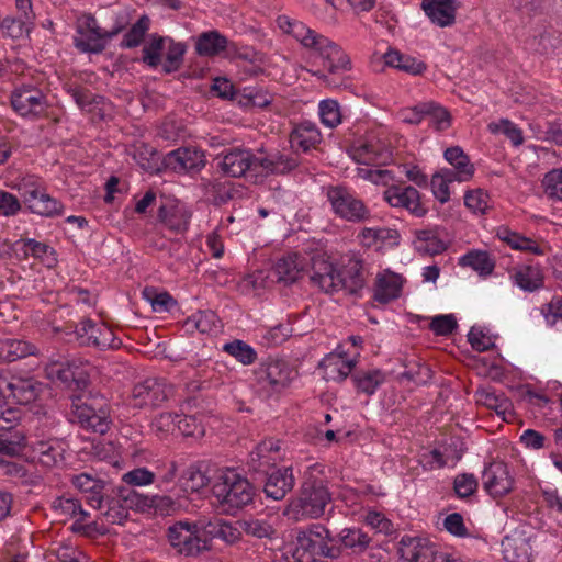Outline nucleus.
I'll return each mask as SVG.
<instances>
[{
    "label": "nucleus",
    "mask_w": 562,
    "mask_h": 562,
    "mask_svg": "<svg viewBox=\"0 0 562 562\" xmlns=\"http://www.w3.org/2000/svg\"><path fill=\"white\" fill-rule=\"evenodd\" d=\"M483 486L494 498L507 495L514 488V479L503 462H492L483 472Z\"/></svg>",
    "instance_id": "obj_20"
},
{
    "label": "nucleus",
    "mask_w": 562,
    "mask_h": 562,
    "mask_svg": "<svg viewBox=\"0 0 562 562\" xmlns=\"http://www.w3.org/2000/svg\"><path fill=\"white\" fill-rule=\"evenodd\" d=\"M422 8L430 21L440 27L454 23V0H423Z\"/></svg>",
    "instance_id": "obj_28"
},
{
    "label": "nucleus",
    "mask_w": 562,
    "mask_h": 562,
    "mask_svg": "<svg viewBox=\"0 0 562 562\" xmlns=\"http://www.w3.org/2000/svg\"><path fill=\"white\" fill-rule=\"evenodd\" d=\"M459 263L463 267H470L481 274H488L494 269V262L486 251H469L460 258Z\"/></svg>",
    "instance_id": "obj_46"
},
{
    "label": "nucleus",
    "mask_w": 562,
    "mask_h": 562,
    "mask_svg": "<svg viewBox=\"0 0 562 562\" xmlns=\"http://www.w3.org/2000/svg\"><path fill=\"white\" fill-rule=\"evenodd\" d=\"M542 314L549 326L562 327V296L554 295L551 301L542 307Z\"/></svg>",
    "instance_id": "obj_62"
},
{
    "label": "nucleus",
    "mask_w": 562,
    "mask_h": 562,
    "mask_svg": "<svg viewBox=\"0 0 562 562\" xmlns=\"http://www.w3.org/2000/svg\"><path fill=\"white\" fill-rule=\"evenodd\" d=\"M336 541L341 550L346 548L355 553H361L369 547L371 539L359 528H345L339 532Z\"/></svg>",
    "instance_id": "obj_41"
},
{
    "label": "nucleus",
    "mask_w": 562,
    "mask_h": 562,
    "mask_svg": "<svg viewBox=\"0 0 562 562\" xmlns=\"http://www.w3.org/2000/svg\"><path fill=\"white\" fill-rule=\"evenodd\" d=\"M36 347L22 339L7 338L0 341V356L9 362L36 353Z\"/></svg>",
    "instance_id": "obj_39"
},
{
    "label": "nucleus",
    "mask_w": 562,
    "mask_h": 562,
    "mask_svg": "<svg viewBox=\"0 0 562 562\" xmlns=\"http://www.w3.org/2000/svg\"><path fill=\"white\" fill-rule=\"evenodd\" d=\"M191 212L180 202H169L160 205L158 220L175 234H183L189 227Z\"/></svg>",
    "instance_id": "obj_21"
},
{
    "label": "nucleus",
    "mask_w": 562,
    "mask_h": 562,
    "mask_svg": "<svg viewBox=\"0 0 562 562\" xmlns=\"http://www.w3.org/2000/svg\"><path fill=\"white\" fill-rule=\"evenodd\" d=\"M322 134L315 123L304 121L296 124L289 137L291 147L304 153L321 143Z\"/></svg>",
    "instance_id": "obj_26"
},
{
    "label": "nucleus",
    "mask_w": 562,
    "mask_h": 562,
    "mask_svg": "<svg viewBox=\"0 0 562 562\" xmlns=\"http://www.w3.org/2000/svg\"><path fill=\"white\" fill-rule=\"evenodd\" d=\"M238 525L247 536L258 539H271L276 535V529L267 519L249 518L238 521Z\"/></svg>",
    "instance_id": "obj_45"
},
{
    "label": "nucleus",
    "mask_w": 562,
    "mask_h": 562,
    "mask_svg": "<svg viewBox=\"0 0 562 562\" xmlns=\"http://www.w3.org/2000/svg\"><path fill=\"white\" fill-rule=\"evenodd\" d=\"M204 531V521L190 522L181 520L168 528V541L177 553L184 557H196L209 551L211 546L200 532Z\"/></svg>",
    "instance_id": "obj_9"
},
{
    "label": "nucleus",
    "mask_w": 562,
    "mask_h": 562,
    "mask_svg": "<svg viewBox=\"0 0 562 562\" xmlns=\"http://www.w3.org/2000/svg\"><path fill=\"white\" fill-rule=\"evenodd\" d=\"M227 38L217 31H209L199 35L195 50L200 56H215L227 47Z\"/></svg>",
    "instance_id": "obj_40"
},
{
    "label": "nucleus",
    "mask_w": 562,
    "mask_h": 562,
    "mask_svg": "<svg viewBox=\"0 0 562 562\" xmlns=\"http://www.w3.org/2000/svg\"><path fill=\"white\" fill-rule=\"evenodd\" d=\"M293 562H339L341 548L323 525H312L296 532Z\"/></svg>",
    "instance_id": "obj_4"
},
{
    "label": "nucleus",
    "mask_w": 562,
    "mask_h": 562,
    "mask_svg": "<svg viewBox=\"0 0 562 562\" xmlns=\"http://www.w3.org/2000/svg\"><path fill=\"white\" fill-rule=\"evenodd\" d=\"M514 283L521 290L533 292L543 286V274L537 266H522L512 274Z\"/></svg>",
    "instance_id": "obj_37"
},
{
    "label": "nucleus",
    "mask_w": 562,
    "mask_h": 562,
    "mask_svg": "<svg viewBox=\"0 0 562 562\" xmlns=\"http://www.w3.org/2000/svg\"><path fill=\"white\" fill-rule=\"evenodd\" d=\"M453 182H457V178L452 176L448 168H441L432 175L430 180L431 191L441 204L450 200L449 186Z\"/></svg>",
    "instance_id": "obj_43"
},
{
    "label": "nucleus",
    "mask_w": 562,
    "mask_h": 562,
    "mask_svg": "<svg viewBox=\"0 0 562 562\" xmlns=\"http://www.w3.org/2000/svg\"><path fill=\"white\" fill-rule=\"evenodd\" d=\"M487 128L492 134L505 135L514 146H519L524 142L521 130L507 119H502L498 122H491L487 125Z\"/></svg>",
    "instance_id": "obj_53"
},
{
    "label": "nucleus",
    "mask_w": 562,
    "mask_h": 562,
    "mask_svg": "<svg viewBox=\"0 0 562 562\" xmlns=\"http://www.w3.org/2000/svg\"><path fill=\"white\" fill-rule=\"evenodd\" d=\"M504 555L508 562H528L529 552L528 544L524 538L510 539L506 538L503 542Z\"/></svg>",
    "instance_id": "obj_50"
},
{
    "label": "nucleus",
    "mask_w": 562,
    "mask_h": 562,
    "mask_svg": "<svg viewBox=\"0 0 562 562\" xmlns=\"http://www.w3.org/2000/svg\"><path fill=\"white\" fill-rule=\"evenodd\" d=\"M369 274V265L360 256L350 254L344 256L339 265L323 258L314 259L311 282L327 294L339 291L358 294L366 286Z\"/></svg>",
    "instance_id": "obj_1"
},
{
    "label": "nucleus",
    "mask_w": 562,
    "mask_h": 562,
    "mask_svg": "<svg viewBox=\"0 0 562 562\" xmlns=\"http://www.w3.org/2000/svg\"><path fill=\"white\" fill-rule=\"evenodd\" d=\"M479 483L474 474H458L453 481V490L459 498H467L477 490Z\"/></svg>",
    "instance_id": "obj_59"
},
{
    "label": "nucleus",
    "mask_w": 562,
    "mask_h": 562,
    "mask_svg": "<svg viewBox=\"0 0 562 562\" xmlns=\"http://www.w3.org/2000/svg\"><path fill=\"white\" fill-rule=\"evenodd\" d=\"M295 479L291 467H284L268 474L263 492L268 498L281 501L293 488Z\"/></svg>",
    "instance_id": "obj_23"
},
{
    "label": "nucleus",
    "mask_w": 562,
    "mask_h": 562,
    "mask_svg": "<svg viewBox=\"0 0 562 562\" xmlns=\"http://www.w3.org/2000/svg\"><path fill=\"white\" fill-rule=\"evenodd\" d=\"M258 167V157L249 149L234 148L220 156V170L232 178L245 177Z\"/></svg>",
    "instance_id": "obj_17"
},
{
    "label": "nucleus",
    "mask_w": 562,
    "mask_h": 562,
    "mask_svg": "<svg viewBox=\"0 0 562 562\" xmlns=\"http://www.w3.org/2000/svg\"><path fill=\"white\" fill-rule=\"evenodd\" d=\"M42 392L43 383L33 376L12 370L0 372V400L5 405H29L35 402Z\"/></svg>",
    "instance_id": "obj_8"
},
{
    "label": "nucleus",
    "mask_w": 562,
    "mask_h": 562,
    "mask_svg": "<svg viewBox=\"0 0 562 562\" xmlns=\"http://www.w3.org/2000/svg\"><path fill=\"white\" fill-rule=\"evenodd\" d=\"M209 482V476L194 465H190L180 479V484L184 492H199L205 487Z\"/></svg>",
    "instance_id": "obj_49"
},
{
    "label": "nucleus",
    "mask_w": 562,
    "mask_h": 562,
    "mask_svg": "<svg viewBox=\"0 0 562 562\" xmlns=\"http://www.w3.org/2000/svg\"><path fill=\"white\" fill-rule=\"evenodd\" d=\"M383 59L385 65L411 75H420L426 70L425 63L409 55L402 54L396 49H389L383 55Z\"/></svg>",
    "instance_id": "obj_35"
},
{
    "label": "nucleus",
    "mask_w": 562,
    "mask_h": 562,
    "mask_svg": "<svg viewBox=\"0 0 562 562\" xmlns=\"http://www.w3.org/2000/svg\"><path fill=\"white\" fill-rule=\"evenodd\" d=\"M11 104L19 115L32 120L43 115L48 108L46 95L33 86L15 88L11 94Z\"/></svg>",
    "instance_id": "obj_15"
},
{
    "label": "nucleus",
    "mask_w": 562,
    "mask_h": 562,
    "mask_svg": "<svg viewBox=\"0 0 562 562\" xmlns=\"http://www.w3.org/2000/svg\"><path fill=\"white\" fill-rule=\"evenodd\" d=\"M435 544L420 537L403 536L398 542V553L406 562H429Z\"/></svg>",
    "instance_id": "obj_24"
},
{
    "label": "nucleus",
    "mask_w": 562,
    "mask_h": 562,
    "mask_svg": "<svg viewBox=\"0 0 562 562\" xmlns=\"http://www.w3.org/2000/svg\"><path fill=\"white\" fill-rule=\"evenodd\" d=\"M278 27L285 34L292 35L304 47L317 52L323 67L329 74H339L351 69V61L344 49L335 42L316 33L301 21L288 15H279L276 20Z\"/></svg>",
    "instance_id": "obj_3"
},
{
    "label": "nucleus",
    "mask_w": 562,
    "mask_h": 562,
    "mask_svg": "<svg viewBox=\"0 0 562 562\" xmlns=\"http://www.w3.org/2000/svg\"><path fill=\"white\" fill-rule=\"evenodd\" d=\"M204 532L211 538H217L227 544H234L241 538L240 526L236 527L224 519H214L204 522Z\"/></svg>",
    "instance_id": "obj_34"
},
{
    "label": "nucleus",
    "mask_w": 562,
    "mask_h": 562,
    "mask_svg": "<svg viewBox=\"0 0 562 562\" xmlns=\"http://www.w3.org/2000/svg\"><path fill=\"white\" fill-rule=\"evenodd\" d=\"M33 29L32 23H26L22 18L5 16L0 21V32L11 38H21Z\"/></svg>",
    "instance_id": "obj_52"
},
{
    "label": "nucleus",
    "mask_w": 562,
    "mask_h": 562,
    "mask_svg": "<svg viewBox=\"0 0 562 562\" xmlns=\"http://www.w3.org/2000/svg\"><path fill=\"white\" fill-rule=\"evenodd\" d=\"M187 325L202 334H210L218 329V318L212 311H199L188 318Z\"/></svg>",
    "instance_id": "obj_51"
},
{
    "label": "nucleus",
    "mask_w": 562,
    "mask_h": 562,
    "mask_svg": "<svg viewBox=\"0 0 562 562\" xmlns=\"http://www.w3.org/2000/svg\"><path fill=\"white\" fill-rule=\"evenodd\" d=\"M223 350L243 364H251L257 358L255 349L243 340H234L224 345Z\"/></svg>",
    "instance_id": "obj_56"
},
{
    "label": "nucleus",
    "mask_w": 562,
    "mask_h": 562,
    "mask_svg": "<svg viewBox=\"0 0 562 562\" xmlns=\"http://www.w3.org/2000/svg\"><path fill=\"white\" fill-rule=\"evenodd\" d=\"M496 235L514 250L525 251L537 256L546 255L547 246L543 243L531 237L524 236L518 232L510 231L506 227H499Z\"/></svg>",
    "instance_id": "obj_27"
},
{
    "label": "nucleus",
    "mask_w": 562,
    "mask_h": 562,
    "mask_svg": "<svg viewBox=\"0 0 562 562\" xmlns=\"http://www.w3.org/2000/svg\"><path fill=\"white\" fill-rule=\"evenodd\" d=\"M475 396L477 403L494 409L497 415L503 416L504 420L507 414L512 415L513 413V404L503 393H496L491 389H482L475 393Z\"/></svg>",
    "instance_id": "obj_38"
},
{
    "label": "nucleus",
    "mask_w": 562,
    "mask_h": 562,
    "mask_svg": "<svg viewBox=\"0 0 562 562\" xmlns=\"http://www.w3.org/2000/svg\"><path fill=\"white\" fill-rule=\"evenodd\" d=\"M333 213L348 223H364L371 218V211L350 189L331 186L326 192Z\"/></svg>",
    "instance_id": "obj_10"
},
{
    "label": "nucleus",
    "mask_w": 562,
    "mask_h": 562,
    "mask_svg": "<svg viewBox=\"0 0 562 562\" xmlns=\"http://www.w3.org/2000/svg\"><path fill=\"white\" fill-rule=\"evenodd\" d=\"M167 37L153 34L143 47V61L149 67H157L161 63V53Z\"/></svg>",
    "instance_id": "obj_48"
},
{
    "label": "nucleus",
    "mask_w": 562,
    "mask_h": 562,
    "mask_svg": "<svg viewBox=\"0 0 562 562\" xmlns=\"http://www.w3.org/2000/svg\"><path fill=\"white\" fill-rule=\"evenodd\" d=\"M258 166L267 173L284 175L294 170L299 166V161L293 156L273 151L266 157L258 158Z\"/></svg>",
    "instance_id": "obj_33"
},
{
    "label": "nucleus",
    "mask_w": 562,
    "mask_h": 562,
    "mask_svg": "<svg viewBox=\"0 0 562 562\" xmlns=\"http://www.w3.org/2000/svg\"><path fill=\"white\" fill-rule=\"evenodd\" d=\"M125 25V20L121 18L111 30H102L92 14H82L76 24L75 47L81 53L100 54L105 49L108 41L120 34Z\"/></svg>",
    "instance_id": "obj_6"
},
{
    "label": "nucleus",
    "mask_w": 562,
    "mask_h": 562,
    "mask_svg": "<svg viewBox=\"0 0 562 562\" xmlns=\"http://www.w3.org/2000/svg\"><path fill=\"white\" fill-rule=\"evenodd\" d=\"M72 484L81 493L86 494L88 504L100 509L103 504V493L105 488L104 481L87 473H80L72 477Z\"/></svg>",
    "instance_id": "obj_29"
},
{
    "label": "nucleus",
    "mask_w": 562,
    "mask_h": 562,
    "mask_svg": "<svg viewBox=\"0 0 562 562\" xmlns=\"http://www.w3.org/2000/svg\"><path fill=\"white\" fill-rule=\"evenodd\" d=\"M165 166L177 173L196 172L204 168V153L195 147H180L168 153Z\"/></svg>",
    "instance_id": "obj_19"
},
{
    "label": "nucleus",
    "mask_w": 562,
    "mask_h": 562,
    "mask_svg": "<svg viewBox=\"0 0 562 562\" xmlns=\"http://www.w3.org/2000/svg\"><path fill=\"white\" fill-rule=\"evenodd\" d=\"M280 450V443L277 440L269 439L260 442L250 453V462L255 471L266 472L270 467L274 465Z\"/></svg>",
    "instance_id": "obj_31"
},
{
    "label": "nucleus",
    "mask_w": 562,
    "mask_h": 562,
    "mask_svg": "<svg viewBox=\"0 0 562 562\" xmlns=\"http://www.w3.org/2000/svg\"><path fill=\"white\" fill-rule=\"evenodd\" d=\"M212 496L223 513L233 515L252 502L255 488L246 477L228 469L216 476Z\"/></svg>",
    "instance_id": "obj_5"
},
{
    "label": "nucleus",
    "mask_w": 562,
    "mask_h": 562,
    "mask_svg": "<svg viewBox=\"0 0 562 562\" xmlns=\"http://www.w3.org/2000/svg\"><path fill=\"white\" fill-rule=\"evenodd\" d=\"M404 279L401 274L384 270L379 272L374 283L373 299L382 304H386L400 297Z\"/></svg>",
    "instance_id": "obj_22"
},
{
    "label": "nucleus",
    "mask_w": 562,
    "mask_h": 562,
    "mask_svg": "<svg viewBox=\"0 0 562 562\" xmlns=\"http://www.w3.org/2000/svg\"><path fill=\"white\" fill-rule=\"evenodd\" d=\"M331 502L333 493L325 476V467L313 463L304 470L300 487L289 501L284 515L294 521L318 519L325 515Z\"/></svg>",
    "instance_id": "obj_2"
},
{
    "label": "nucleus",
    "mask_w": 562,
    "mask_h": 562,
    "mask_svg": "<svg viewBox=\"0 0 562 562\" xmlns=\"http://www.w3.org/2000/svg\"><path fill=\"white\" fill-rule=\"evenodd\" d=\"M20 190L24 204L32 213L44 217L64 214L63 203L40 189L32 179L24 180Z\"/></svg>",
    "instance_id": "obj_13"
},
{
    "label": "nucleus",
    "mask_w": 562,
    "mask_h": 562,
    "mask_svg": "<svg viewBox=\"0 0 562 562\" xmlns=\"http://www.w3.org/2000/svg\"><path fill=\"white\" fill-rule=\"evenodd\" d=\"M33 451L36 453L38 462L47 468L55 467L64 461V443L55 438L34 442Z\"/></svg>",
    "instance_id": "obj_32"
},
{
    "label": "nucleus",
    "mask_w": 562,
    "mask_h": 562,
    "mask_svg": "<svg viewBox=\"0 0 562 562\" xmlns=\"http://www.w3.org/2000/svg\"><path fill=\"white\" fill-rule=\"evenodd\" d=\"M169 45L167 47L166 58L162 64V69L167 74L177 71L183 61V55L186 53V46L182 43H177L171 38L167 40Z\"/></svg>",
    "instance_id": "obj_54"
},
{
    "label": "nucleus",
    "mask_w": 562,
    "mask_h": 562,
    "mask_svg": "<svg viewBox=\"0 0 562 562\" xmlns=\"http://www.w3.org/2000/svg\"><path fill=\"white\" fill-rule=\"evenodd\" d=\"M385 380V373L378 369L359 371L352 375L356 389L369 396L373 395Z\"/></svg>",
    "instance_id": "obj_42"
},
{
    "label": "nucleus",
    "mask_w": 562,
    "mask_h": 562,
    "mask_svg": "<svg viewBox=\"0 0 562 562\" xmlns=\"http://www.w3.org/2000/svg\"><path fill=\"white\" fill-rule=\"evenodd\" d=\"M176 418L177 414L161 413L151 422V430L160 438L173 434L176 431Z\"/></svg>",
    "instance_id": "obj_63"
},
{
    "label": "nucleus",
    "mask_w": 562,
    "mask_h": 562,
    "mask_svg": "<svg viewBox=\"0 0 562 562\" xmlns=\"http://www.w3.org/2000/svg\"><path fill=\"white\" fill-rule=\"evenodd\" d=\"M150 20L147 15H142L124 34L121 42L122 48H135L140 45L145 34L149 30Z\"/></svg>",
    "instance_id": "obj_47"
},
{
    "label": "nucleus",
    "mask_w": 562,
    "mask_h": 562,
    "mask_svg": "<svg viewBox=\"0 0 562 562\" xmlns=\"http://www.w3.org/2000/svg\"><path fill=\"white\" fill-rule=\"evenodd\" d=\"M52 509L60 520H67L77 515L81 516L80 520H85L88 515L77 499L65 496L55 498L52 503Z\"/></svg>",
    "instance_id": "obj_44"
},
{
    "label": "nucleus",
    "mask_w": 562,
    "mask_h": 562,
    "mask_svg": "<svg viewBox=\"0 0 562 562\" xmlns=\"http://www.w3.org/2000/svg\"><path fill=\"white\" fill-rule=\"evenodd\" d=\"M559 42V37L553 33L542 31L529 38L527 44L529 48L536 53L540 55H548L557 48Z\"/></svg>",
    "instance_id": "obj_55"
},
{
    "label": "nucleus",
    "mask_w": 562,
    "mask_h": 562,
    "mask_svg": "<svg viewBox=\"0 0 562 562\" xmlns=\"http://www.w3.org/2000/svg\"><path fill=\"white\" fill-rule=\"evenodd\" d=\"M542 187L548 198L562 201V168L546 173Z\"/></svg>",
    "instance_id": "obj_58"
},
{
    "label": "nucleus",
    "mask_w": 562,
    "mask_h": 562,
    "mask_svg": "<svg viewBox=\"0 0 562 562\" xmlns=\"http://www.w3.org/2000/svg\"><path fill=\"white\" fill-rule=\"evenodd\" d=\"M296 371L284 360L269 359L255 371L259 389L267 394L279 393L295 379Z\"/></svg>",
    "instance_id": "obj_11"
},
{
    "label": "nucleus",
    "mask_w": 562,
    "mask_h": 562,
    "mask_svg": "<svg viewBox=\"0 0 562 562\" xmlns=\"http://www.w3.org/2000/svg\"><path fill=\"white\" fill-rule=\"evenodd\" d=\"M383 199L392 207L405 209L416 217H422L427 212L420 202L418 190L412 186H391L384 191Z\"/></svg>",
    "instance_id": "obj_18"
},
{
    "label": "nucleus",
    "mask_w": 562,
    "mask_h": 562,
    "mask_svg": "<svg viewBox=\"0 0 562 562\" xmlns=\"http://www.w3.org/2000/svg\"><path fill=\"white\" fill-rule=\"evenodd\" d=\"M427 103H428V106L431 108L427 111V114H426V117L429 119V124L432 125L438 131L447 130L451 124V116H450L449 112L445 108H442L436 103H432V102H427Z\"/></svg>",
    "instance_id": "obj_61"
},
{
    "label": "nucleus",
    "mask_w": 562,
    "mask_h": 562,
    "mask_svg": "<svg viewBox=\"0 0 562 562\" xmlns=\"http://www.w3.org/2000/svg\"><path fill=\"white\" fill-rule=\"evenodd\" d=\"M172 393V386L162 378H147L137 382L128 400L134 408H155L165 403Z\"/></svg>",
    "instance_id": "obj_12"
},
{
    "label": "nucleus",
    "mask_w": 562,
    "mask_h": 562,
    "mask_svg": "<svg viewBox=\"0 0 562 562\" xmlns=\"http://www.w3.org/2000/svg\"><path fill=\"white\" fill-rule=\"evenodd\" d=\"M47 379L59 382L67 389L83 390L89 378L81 363L76 361H52L45 368Z\"/></svg>",
    "instance_id": "obj_16"
},
{
    "label": "nucleus",
    "mask_w": 562,
    "mask_h": 562,
    "mask_svg": "<svg viewBox=\"0 0 562 562\" xmlns=\"http://www.w3.org/2000/svg\"><path fill=\"white\" fill-rule=\"evenodd\" d=\"M304 262L297 254H289L277 260L272 273L278 282L291 284L301 278Z\"/></svg>",
    "instance_id": "obj_30"
},
{
    "label": "nucleus",
    "mask_w": 562,
    "mask_h": 562,
    "mask_svg": "<svg viewBox=\"0 0 562 562\" xmlns=\"http://www.w3.org/2000/svg\"><path fill=\"white\" fill-rule=\"evenodd\" d=\"M414 246L418 252L430 256L441 254L446 249L438 231L430 228L416 231Z\"/></svg>",
    "instance_id": "obj_36"
},
{
    "label": "nucleus",
    "mask_w": 562,
    "mask_h": 562,
    "mask_svg": "<svg viewBox=\"0 0 562 562\" xmlns=\"http://www.w3.org/2000/svg\"><path fill=\"white\" fill-rule=\"evenodd\" d=\"M443 157L451 166L448 170L457 178V182H467L473 178L475 167L460 146L447 148L443 153Z\"/></svg>",
    "instance_id": "obj_25"
},
{
    "label": "nucleus",
    "mask_w": 562,
    "mask_h": 562,
    "mask_svg": "<svg viewBox=\"0 0 562 562\" xmlns=\"http://www.w3.org/2000/svg\"><path fill=\"white\" fill-rule=\"evenodd\" d=\"M70 415L71 422L100 435L106 434L112 425L110 406L103 397H74Z\"/></svg>",
    "instance_id": "obj_7"
},
{
    "label": "nucleus",
    "mask_w": 562,
    "mask_h": 562,
    "mask_svg": "<svg viewBox=\"0 0 562 562\" xmlns=\"http://www.w3.org/2000/svg\"><path fill=\"white\" fill-rule=\"evenodd\" d=\"M318 109L321 121L325 126L333 128L341 123V113L337 101L331 99L323 100Z\"/></svg>",
    "instance_id": "obj_57"
},
{
    "label": "nucleus",
    "mask_w": 562,
    "mask_h": 562,
    "mask_svg": "<svg viewBox=\"0 0 562 562\" xmlns=\"http://www.w3.org/2000/svg\"><path fill=\"white\" fill-rule=\"evenodd\" d=\"M80 345L93 346L99 349H119L122 340L105 324H95L91 319H82L75 327Z\"/></svg>",
    "instance_id": "obj_14"
},
{
    "label": "nucleus",
    "mask_w": 562,
    "mask_h": 562,
    "mask_svg": "<svg viewBox=\"0 0 562 562\" xmlns=\"http://www.w3.org/2000/svg\"><path fill=\"white\" fill-rule=\"evenodd\" d=\"M488 194L481 189L468 191L464 195L465 206L476 214H484L488 209Z\"/></svg>",
    "instance_id": "obj_60"
},
{
    "label": "nucleus",
    "mask_w": 562,
    "mask_h": 562,
    "mask_svg": "<svg viewBox=\"0 0 562 562\" xmlns=\"http://www.w3.org/2000/svg\"><path fill=\"white\" fill-rule=\"evenodd\" d=\"M122 480L131 486H147L154 483L155 474L147 468H135L124 473Z\"/></svg>",
    "instance_id": "obj_64"
}]
</instances>
